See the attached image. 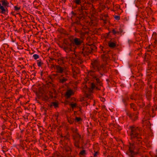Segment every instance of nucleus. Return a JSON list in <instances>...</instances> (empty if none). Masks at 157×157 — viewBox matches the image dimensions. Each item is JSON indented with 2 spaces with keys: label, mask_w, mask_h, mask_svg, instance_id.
Listing matches in <instances>:
<instances>
[{
  "label": "nucleus",
  "mask_w": 157,
  "mask_h": 157,
  "mask_svg": "<svg viewBox=\"0 0 157 157\" xmlns=\"http://www.w3.org/2000/svg\"><path fill=\"white\" fill-rule=\"evenodd\" d=\"M43 97V100H46V101H48V100L49 97L48 95H47L46 94H44L42 95Z\"/></svg>",
  "instance_id": "obj_41"
},
{
  "label": "nucleus",
  "mask_w": 157,
  "mask_h": 157,
  "mask_svg": "<svg viewBox=\"0 0 157 157\" xmlns=\"http://www.w3.org/2000/svg\"><path fill=\"white\" fill-rule=\"evenodd\" d=\"M73 75V77L74 78H75L76 79V78H77V75Z\"/></svg>",
  "instance_id": "obj_63"
},
{
  "label": "nucleus",
  "mask_w": 157,
  "mask_h": 157,
  "mask_svg": "<svg viewBox=\"0 0 157 157\" xmlns=\"http://www.w3.org/2000/svg\"><path fill=\"white\" fill-rule=\"evenodd\" d=\"M50 107L54 106L55 108H57L59 106V103L57 102H53L51 103L50 105Z\"/></svg>",
  "instance_id": "obj_26"
},
{
  "label": "nucleus",
  "mask_w": 157,
  "mask_h": 157,
  "mask_svg": "<svg viewBox=\"0 0 157 157\" xmlns=\"http://www.w3.org/2000/svg\"><path fill=\"white\" fill-rule=\"evenodd\" d=\"M56 65H54L53 64H51V68L54 67V69H55V66Z\"/></svg>",
  "instance_id": "obj_58"
},
{
  "label": "nucleus",
  "mask_w": 157,
  "mask_h": 157,
  "mask_svg": "<svg viewBox=\"0 0 157 157\" xmlns=\"http://www.w3.org/2000/svg\"><path fill=\"white\" fill-rule=\"evenodd\" d=\"M87 10L93 11V12H95V9L93 4L89 2L88 0L82 2L81 6L78 8L76 13H74L72 11L71 13L73 16H76L78 15L81 16V19H85L87 14L86 11Z\"/></svg>",
  "instance_id": "obj_3"
},
{
  "label": "nucleus",
  "mask_w": 157,
  "mask_h": 157,
  "mask_svg": "<svg viewBox=\"0 0 157 157\" xmlns=\"http://www.w3.org/2000/svg\"><path fill=\"white\" fill-rule=\"evenodd\" d=\"M96 47L93 44L86 45L83 47L82 51L86 56L88 55L93 51L96 50Z\"/></svg>",
  "instance_id": "obj_7"
},
{
  "label": "nucleus",
  "mask_w": 157,
  "mask_h": 157,
  "mask_svg": "<svg viewBox=\"0 0 157 157\" xmlns=\"http://www.w3.org/2000/svg\"><path fill=\"white\" fill-rule=\"evenodd\" d=\"M136 102L140 109H143L145 105V102L143 100H138L136 101Z\"/></svg>",
  "instance_id": "obj_15"
},
{
  "label": "nucleus",
  "mask_w": 157,
  "mask_h": 157,
  "mask_svg": "<svg viewBox=\"0 0 157 157\" xmlns=\"http://www.w3.org/2000/svg\"><path fill=\"white\" fill-rule=\"evenodd\" d=\"M74 16L76 18L73 24H76L74 26V30L76 33L79 34L81 38L83 37L86 34L85 31L86 28L84 27V25L82 24L81 21L84 19H81V16L78 15Z\"/></svg>",
  "instance_id": "obj_4"
},
{
  "label": "nucleus",
  "mask_w": 157,
  "mask_h": 157,
  "mask_svg": "<svg viewBox=\"0 0 157 157\" xmlns=\"http://www.w3.org/2000/svg\"><path fill=\"white\" fill-rule=\"evenodd\" d=\"M112 32L113 33V34H114V35H115V34L119 33L118 32L116 31L114 29H113L112 30Z\"/></svg>",
  "instance_id": "obj_54"
},
{
  "label": "nucleus",
  "mask_w": 157,
  "mask_h": 157,
  "mask_svg": "<svg viewBox=\"0 0 157 157\" xmlns=\"http://www.w3.org/2000/svg\"><path fill=\"white\" fill-rule=\"evenodd\" d=\"M147 70H153L154 66L152 65V62H148V63L147 64Z\"/></svg>",
  "instance_id": "obj_22"
},
{
  "label": "nucleus",
  "mask_w": 157,
  "mask_h": 157,
  "mask_svg": "<svg viewBox=\"0 0 157 157\" xmlns=\"http://www.w3.org/2000/svg\"><path fill=\"white\" fill-rule=\"evenodd\" d=\"M108 55H106L105 54H102L101 55V57L103 60L105 62H107L108 59Z\"/></svg>",
  "instance_id": "obj_30"
},
{
  "label": "nucleus",
  "mask_w": 157,
  "mask_h": 157,
  "mask_svg": "<svg viewBox=\"0 0 157 157\" xmlns=\"http://www.w3.org/2000/svg\"><path fill=\"white\" fill-rule=\"evenodd\" d=\"M7 0H1L0 1V13L7 15L8 13L7 7L10 6Z\"/></svg>",
  "instance_id": "obj_6"
},
{
  "label": "nucleus",
  "mask_w": 157,
  "mask_h": 157,
  "mask_svg": "<svg viewBox=\"0 0 157 157\" xmlns=\"http://www.w3.org/2000/svg\"><path fill=\"white\" fill-rule=\"evenodd\" d=\"M65 51L68 53L70 51H73L72 49V46H66L65 45H62L60 46Z\"/></svg>",
  "instance_id": "obj_16"
},
{
  "label": "nucleus",
  "mask_w": 157,
  "mask_h": 157,
  "mask_svg": "<svg viewBox=\"0 0 157 157\" xmlns=\"http://www.w3.org/2000/svg\"><path fill=\"white\" fill-rule=\"evenodd\" d=\"M70 129L71 131L73 133V134H75L78 133V129L76 128L71 127Z\"/></svg>",
  "instance_id": "obj_29"
},
{
  "label": "nucleus",
  "mask_w": 157,
  "mask_h": 157,
  "mask_svg": "<svg viewBox=\"0 0 157 157\" xmlns=\"http://www.w3.org/2000/svg\"><path fill=\"white\" fill-rule=\"evenodd\" d=\"M88 88L86 85H85L82 91L86 94H87L88 93Z\"/></svg>",
  "instance_id": "obj_38"
},
{
  "label": "nucleus",
  "mask_w": 157,
  "mask_h": 157,
  "mask_svg": "<svg viewBox=\"0 0 157 157\" xmlns=\"http://www.w3.org/2000/svg\"><path fill=\"white\" fill-rule=\"evenodd\" d=\"M64 150L67 154H71V152H73V151H72L71 148L68 146H65Z\"/></svg>",
  "instance_id": "obj_21"
},
{
  "label": "nucleus",
  "mask_w": 157,
  "mask_h": 157,
  "mask_svg": "<svg viewBox=\"0 0 157 157\" xmlns=\"http://www.w3.org/2000/svg\"><path fill=\"white\" fill-rule=\"evenodd\" d=\"M119 30V31L118 32L119 33H121L123 32V30L121 28H120Z\"/></svg>",
  "instance_id": "obj_61"
},
{
  "label": "nucleus",
  "mask_w": 157,
  "mask_h": 157,
  "mask_svg": "<svg viewBox=\"0 0 157 157\" xmlns=\"http://www.w3.org/2000/svg\"><path fill=\"white\" fill-rule=\"evenodd\" d=\"M121 97L122 102L125 106H127L128 105L127 101L129 100V97L128 96L127 94L122 95Z\"/></svg>",
  "instance_id": "obj_12"
},
{
  "label": "nucleus",
  "mask_w": 157,
  "mask_h": 157,
  "mask_svg": "<svg viewBox=\"0 0 157 157\" xmlns=\"http://www.w3.org/2000/svg\"><path fill=\"white\" fill-rule=\"evenodd\" d=\"M73 75H77L78 73V72L76 71L74 69H72Z\"/></svg>",
  "instance_id": "obj_51"
},
{
  "label": "nucleus",
  "mask_w": 157,
  "mask_h": 157,
  "mask_svg": "<svg viewBox=\"0 0 157 157\" xmlns=\"http://www.w3.org/2000/svg\"><path fill=\"white\" fill-rule=\"evenodd\" d=\"M69 137V135L62 137L60 141L61 144L64 146H68V143L70 142Z\"/></svg>",
  "instance_id": "obj_10"
},
{
  "label": "nucleus",
  "mask_w": 157,
  "mask_h": 157,
  "mask_svg": "<svg viewBox=\"0 0 157 157\" xmlns=\"http://www.w3.org/2000/svg\"><path fill=\"white\" fill-rule=\"evenodd\" d=\"M114 18L117 20L118 21L120 19V17L118 15H115L114 16Z\"/></svg>",
  "instance_id": "obj_49"
},
{
  "label": "nucleus",
  "mask_w": 157,
  "mask_h": 157,
  "mask_svg": "<svg viewBox=\"0 0 157 157\" xmlns=\"http://www.w3.org/2000/svg\"><path fill=\"white\" fill-rule=\"evenodd\" d=\"M73 2L76 4V5H80L81 6L82 3V0H74Z\"/></svg>",
  "instance_id": "obj_31"
},
{
  "label": "nucleus",
  "mask_w": 157,
  "mask_h": 157,
  "mask_svg": "<svg viewBox=\"0 0 157 157\" xmlns=\"http://www.w3.org/2000/svg\"><path fill=\"white\" fill-rule=\"evenodd\" d=\"M94 153H93L94 156L95 157H97L99 154V152L98 151H95L94 150Z\"/></svg>",
  "instance_id": "obj_44"
},
{
  "label": "nucleus",
  "mask_w": 157,
  "mask_h": 157,
  "mask_svg": "<svg viewBox=\"0 0 157 157\" xmlns=\"http://www.w3.org/2000/svg\"><path fill=\"white\" fill-rule=\"evenodd\" d=\"M128 44H131L133 43V41L131 40H128Z\"/></svg>",
  "instance_id": "obj_57"
},
{
  "label": "nucleus",
  "mask_w": 157,
  "mask_h": 157,
  "mask_svg": "<svg viewBox=\"0 0 157 157\" xmlns=\"http://www.w3.org/2000/svg\"><path fill=\"white\" fill-rule=\"evenodd\" d=\"M153 100L154 101H157V94H156L153 98Z\"/></svg>",
  "instance_id": "obj_53"
},
{
  "label": "nucleus",
  "mask_w": 157,
  "mask_h": 157,
  "mask_svg": "<svg viewBox=\"0 0 157 157\" xmlns=\"http://www.w3.org/2000/svg\"><path fill=\"white\" fill-rule=\"evenodd\" d=\"M128 129L130 130V139L132 142H129L127 154L128 156L136 157L139 155L143 157L145 151L144 148L141 146L143 141L141 129L134 125L129 126Z\"/></svg>",
  "instance_id": "obj_1"
},
{
  "label": "nucleus",
  "mask_w": 157,
  "mask_h": 157,
  "mask_svg": "<svg viewBox=\"0 0 157 157\" xmlns=\"http://www.w3.org/2000/svg\"><path fill=\"white\" fill-rule=\"evenodd\" d=\"M70 106L72 109H74V108L77 107V104L76 103L74 104H70Z\"/></svg>",
  "instance_id": "obj_47"
},
{
  "label": "nucleus",
  "mask_w": 157,
  "mask_h": 157,
  "mask_svg": "<svg viewBox=\"0 0 157 157\" xmlns=\"http://www.w3.org/2000/svg\"><path fill=\"white\" fill-rule=\"evenodd\" d=\"M36 62L37 64L39 67H41L43 64V63L42 62L40 59L37 60Z\"/></svg>",
  "instance_id": "obj_34"
},
{
  "label": "nucleus",
  "mask_w": 157,
  "mask_h": 157,
  "mask_svg": "<svg viewBox=\"0 0 157 157\" xmlns=\"http://www.w3.org/2000/svg\"><path fill=\"white\" fill-rule=\"evenodd\" d=\"M36 73L35 72H34L33 74L31 75V76H33V78L36 76Z\"/></svg>",
  "instance_id": "obj_60"
},
{
  "label": "nucleus",
  "mask_w": 157,
  "mask_h": 157,
  "mask_svg": "<svg viewBox=\"0 0 157 157\" xmlns=\"http://www.w3.org/2000/svg\"><path fill=\"white\" fill-rule=\"evenodd\" d=\"M127 115L128 116L129 118L131 120L132 118V116L133 114H136L135 113H132L129 111H127L126 113Z\"/></svg>",
  "instance_id": "obj_28"
},
{
  "label": "nucleus",
  "mask_w": 157,
  "mask_h": 157,
  "mask_svg": "<svg viewBox=\"0 0 157 157\" xmlns=\"http://www.w3.org/2000/svg\"><path fill=\"white\" fill-rule=\"evenodd\" d=\"M91 70L88 73V75L91 76L93 79V82L91 84V88L93 90L95 88L99 90L98 86L102 85L101 78L105 73L107 72V69L105 64H100L97 60L92 61L90 66Z\"/></svg>",
  "instance_id": "obj_2"
},
{
  "label": "nucleus",
  "mask_w": 157,
  "mask_h": 157,
  "mask_svg": "<svg viewBox=\"0 0 157 157\" xmlns=\"http://www.w3.org/2000/svg\"><path fill=\"white\" fill-rule=\"evenodd\" d=\"M73 94L74 92H73L72 90H70L67 91L66 94V95L68 98H69Z\"/></svg>",
  "instance_id": "obj_23"
},
{
  "label": "nucleus",
  "mask_w": 157,
  "mask_h": 157,
  "mask_svg": "<svg viewBox=\"0 0 157 157\" xmlns=\"http://www.w3.org/2000/svg\"><path fill=\"white\" fill-rule=\"evenodd\" d=\"M157 110V106L155 104L151 106L150 101H149L146 106L143 109V112L148 113L151 117H154L156 114L155 111Z\"/></svg>",
  "instance_id": "obj_5"
},
{
  "label": "nucleus",
  "mask_w": 157,
  "mask_h": 157,
  "mask_svg": "<svg viewBox=\"0 0 157 157\" xmlns=\"http://www.w3.org/2000/svg\"><path fill=\"white\" fill-rule=\"evenodd\" d=\"M67 79L66 78H65L64 77H62V78H60L59 79V82L60 83H63L65 82L67 80Z\"/></svg>",
  "instance_id": "obj_35"
},
{
  "label": "nucleus",
  "mask_w": 157,
  "mask_h": 157,
  "mask_svg": "<svg viewBox=\"0 0 157 157\" xmlns=\"http://www.w3.org/2000/svg\"><path fill=\"white\" fill-rule=\"evenodd\" d=\"M100 48L101 49L100 52L101 53H103V54H105V55H108L109 51L107 50H105V48H104L102 46H100Z\"/></svg>",
  "instance_id": "obj_20"
},
{
  "label": "nucleus",
  "mask_w": 157,
  "mask_h": 157,
  "mask_svg": "<svg viewBox=\"0 0 157 157\" xmlns=\"http://www.w3.org/2000/svg\"><path fill=\"white\" fill-rule=\"evenodd\" d=\"M153 70H146V75L148 76L150 78L152 75L153 74Z\"/></svg>",
  "instance_id": "obj_27"
},
{
  "label": "nucleus",
  "mask_w": 157,
  "mask_h": 157,
  "mask_svg": "<svg viewBox=\"0 0 157 157\" xmlns=\"http://www.w3.org/2000/svg\"><path fill=\"white\" fill-rule=\"evenodd\" d=\"M67 120L70 124H72L74 121V119L70 117H67Z\"/></svg>",
  "instance_id": "obj_33"
},
{
  "label": "nucleus",
  "mask_w": 157,
  "mask_h": 157,
  "mask_svg": "<svg viewBox=\"0 0 157 157\" xmlns=\"http://www.w3.org/2000/svg\"><path fill=\"white\" fill-rule=\"evenodd\" d=\"M72 136L74 141L78 140H81V141H82L83 140L82 138L81 137L80 135L78 133L73 134L72 135Z\"/></svg>",
  "instance_id": "obj_18"
},
{
  "label": "nucleus",
  "mask_w": 157,
  "mask_h": 157,
  "mask_svg": "<svg viewBox=\"0 0 157 157\" xmlns=\"http://www.w3.org/2000/svg\"><path fill=\"white\" fill-rule=\"evenodd\" d=\"M100 100L101 101L104 102L105 101V99L103 97H101L100 98Z\"/></svg>",
  "instance_id": "obj_56"
},
{
  "label": "nucleus",
  "mask_w": 157,
  "mask_h": 157,
  "mask_svg": "<svg viewBox=\"0 0 157 157\" xmlns=\"http://www.w3.org/2000/svg\"><path fill=\"white\" fill-rule=\"evenodd\" d=\"M78 154V151L75 150L74 152L73 156L75 157Z\"/></svg>",
  "instance_id": "obj_52"
},
{
  "label": "nucleus",
  "mask_w": 157,
  "mask_h": 157,
  "mask_svg": "<svg viewBox=\"0 0 157 157\" xmlns=\"http://www.w3.org/2000/svg\"><path fill=\"white\" fill-rule=\"evenodd\" d=\"M157 35V34L156 32H153V34H152V36L153 37H155Z\"/></svg>",
  "instance_id": "obj_59"
},
{
  "label": "nucleus",
  "mask_w": 157,
  "mask_h": 157,
  "mask_svg": "<svg viewBox=\"0 0 157 157\" xmlns=\"http://www.w3.org/2000/svg\"><path fill=\"white\" fill-rule=\"evenodd\" d=\"M64 45L66 46H72V42H71V43H69L67 41L64 42Z\"/></svg>",
  "instance_id": "obj_42"
},
{
  "label": "nucleus",
  "mask_w": 157,
  "mask_h": 157,
  "mask_svg": "<svg viewBox=\"0 0 157 157\" xmlns=\"http://www.w3.org/2000/svg\"><path fill=\"white\" fill-rule=\"evenodd\" d=\"M138 118V117L137 116V113H136V115L133 118H132L131 119L132 121H134L137 120Z\"/></svg>",
  "instance_id": "obj_46"
},
{
  "label": "nucleus",
  "mask_w": 157,
  "mask_h": 157,
  "mask_svg": "<svg viewBox=\"0 0 157 157\" xmlns=\"http://www.w3.org/2000/svg\"><path fill=\"white\" fill-rule=\"evenodd\" d=\"M80 140H78L74 141V146L78 148H83V147H80L79 144L80 143Z\"/></svg>",
  "instance_id": "obj_19"
},
{
  "label": "nucleus",
  "mask_w": 157,
  "mask_h": 157,
  "mask_svg": "<svg viewBox=\"0 0 157 157\" xmlns=\"http://www.w3.org/2000/svg\"><path fill=\"white\" fill-rule=\"evenodd\" d=\"M75 56L76 58L78 60H79V63L80 64H82L83 63V57L85 56L84 54L83 53L82 51L79 52H75L73 54Z\"/></svg>",
  "instance_id": "obj_9"
},
{
  "label": "nucleus",
  "mask_w": 157,
  "mask_h": 157,
  "mask_svg": "<svg viewBox=\"0 0 157 157\" xmlns=\"http://www.w3.org/2000/svg\"><path fill=\"white\" fill-rule=\"evenodd\" d=\"M86 155V151L85 150H81L79 154V155L81 156H84Z\"/></svg>",
  "instance_id": "obj_32"
},
{
  "label": "nucleus",
  "mask_w": 157,
  "mask_h": 157,
  "mask_svg": "<svg viewBox=\"0 0 157 157\" xmlns=\"http://www.w3.org/2000/svg\"><path fill=\"white\" fill-rule=\"evenodd\" d=\"M146 57H147V56L146 55H145L144 57V62H146L147 64V63H148V62H151L148 59V58H146Z\"/></svg>",
  "instance_id": "obj_45"
},
{
  "label": "nucleus",
  "mask_w": 157,
  "mask_h": 157,
  "mask_svg": "<svg viewBox=\"0 0 157 157\" xmlns=\"http://www.w3.org/2000/svg\"><path fill=\"white\" fill-rule=\"evenodd\" d=\"M38 91L39 94H41L42 95L44 94V89L42 88L41 87H40L39 88Z\"/></svg>",
  "instance_id": "obj_39"
},
{
  "label": "nucleus",
  "mask_w": 157,
  "mask_h": 157,
  "mask_svg": "<svg viewBox=\"0 0 157 157\" xmlns=\"http://www.w3.org/2000/svg\"><path fill=\"white\" fill-rule=\"evenodd\" d=\"M59 32L62 34H66V31L63 28H60L59 30Z\"/></svg>",
  "instance_id": "obj_43"
},
{
  "label": "nucleus",
  "mask_w": 157,
  "mask_h": 157,
  "mask_svg": "<svg viewBox=\"0 0 157 157\" xmlns=\"http://www.w3.org/2000/svg\"><path fill=\"white\" fill-rule=\"evenodd\" d=\"M108 44L109 47L111 48H114L116 46V43L113 42H110Z\"/></svg>",
  "instance_id": "obj_36"
},
{
  "label": "nucleus",
  "mask_w": 157,
  "mask_h": 157,
  "mask_svg": "<svg viewBox=\"0 0 157 157\" xmlns=\"http://www.w3.org/2000/svg\"><path fill=\"white\" fill-rule=\"evenodd\" d=\"M82 121V119L81 117H76L75 119H74V121L76 122Z\"/></svg>",
  "instance_id": "obj_40"
},
{
  "label": "nucleus",
  "mask_w": 157,
  "mask_h": 157,
  "mask_svg": "<svg viewBox=\"0 0 157 157\" xmlns=\"http://www.w3.org/2000/svg\"><path fill=\"white\" fill-rule=\"evenodd\" d=\"M134 86L135 88V90H138V88L142 89L143 88L144 86V84L141 79H140L138 82L135 83Z\"/></svg>",
  "instance_id": "obj_11"
},
{
  "label": "nucleus",
  "mask_w": 157,
  "mask_h": 157,
  "mask_svg": "<svg viewBox=\"0 0 157 157\" xmlns=\"http://www.w3.org/2000/svg\"><path fill=\"white\" fill-rule=\"evenodd\" d=\"M87 132L88 134H90L92 132V129L90 128H87Z\"/></svg>",
  "instance_id": "obj_50"
},
{
  "label": "nucleus",
  "mask_w": 157,
  "mask_h": 157,
  "mask_svg": "<svg viewBox=\"0 0 157 157\" xmlns=\"http://www.w3.org/2000/svg\"><path fill=\"white\" fill-rule=\"evenodd\" d=\"M138 95L137 93L133 92L132 94L129 95V97L131 99L135 101H137L138 99Z\"/></svg>",
  "instance_id": "obj_17"
},
{
  "label": "nucleus",
  "mask_w": 157,
  "mask_h": 157,
  "mask_svg": "<svg viewBox=\"0 0 157 157\" xmlns=\"http://www.w3.org/2000/svg\"><path fill=\"white\" fill-rule=\"evenodd\" d=\"M145 95L147 100L149 101H150L151 100L152 97L151 91L149 90H147L145 91Z\"/></svg>",
  "instance_id": "obj_14"
},
{
  "label": "nucleus",
  "mask_w": 157,
  "mask_h": 157,
  "mask_svg": "<svg viewBox=\"0 0 157 157\" xmlns=\"http://www.w3.org/2000/svg\"><path fill=\"white\" fill-rule=\"evenodd\" d=\"M147 51L148 52H152V49L151 50H148Z\"/></svg>",
  "instance_id": "obj_64"
},
{
  "label": "nucleus",
  "mask_w": 157,
  "mask_h": 157,
  "mask_svg": "<svg viewBox=\"0 0 157 157\" xmlns=\"http://www.w3.org/2000/svg\"><path fill=\"white\" fill-rule=\"evenodd\" d=\"M14 9L16 11H18L20 9V7H18L17 6H15L14 7Z\"/></svg>",
  "instance_id": "obj_55"
},
{
  "label": "nucleus",
  "mask_w": 157,
  "mask_h": 157,
  "mask_svg": "<svg viewBox=\"0 0 157 157\" xmlns=\"http://www.w3.org/2000/svg\"><path fill=\"white\" fill-rule=\"evenodd\" d=\"M55 70L57 73L60 74H62L63 72H64V71L65 70L64 67L58 65L55 66Z\"/></svg>",
  "instance_id": "obj_13"
},
{
  "label": "nucleus",
  "mask_w": 157,
  "mask_h": 157,
  "mask_svg": "<svg viewBox=\"0 0 157 157\" xmlns=\"http://www.w3.org/2000/svg\"><path fill=\"white\" fill-rule=\"evenodd\" d=\"M70 40L71 42H72V44L73 46H80L83 42V41L82 40L77 38H70Z\"/></svg>",
  "instance_id": "obj_8"
},
{
  "label": "nucleus",
  "mask_w": 157,
  "mask_h": 157,
  "mask_svg": "<svg viewBox=\"0 0 157 157\" xmlns=\"http://www.w3.org/2000/svg\"><path fill=\"white\" fill-rule=\"evenodd\" d=\"M58 63L59 64H63L65 62V58L63 57H61L60 58H59L58 59Z\"/></svg>",
  "instance_id": "obj_25"
},
{
  "label": "nucleus",
  "mask_w": 157,
  "mask_h": 157,
  "mask_svg": "<svg viewBox=\"0 0 157 157\" xmlns=\"http://www.w3.org/2000/svg\"><path fill=\"white\" fill-rule=\"evenodd\" d=\"M130 108L133 109L134 111H136L137 110V108L135 104L131 103L130 104Z\"/></svg>",
  "instance_id": "obj_24"
},
{
  "label": "nucleus",
  "mask_w": 157,
  "mask_h": 157,
  "mask_svg": "<svg viewBox=\"0 0 157 157\" xmlns=\"http://www.w3.org/2000/svg\"><path fill=\"white\" fill-rule=\"evenodd\" d=\"M142 53H138L137 55L138 56H141V55H142Z\"/></svg>",
  "instance_id": "obj_62"
},
{
  "label": "nucleus",
  "mask_w": 157,
  "mask_h": 157,
  "mask_svg": "<svg viewBox=\"0 0 157 157\" xmlns=\"http://www.w3.org/2000/svg\"><path fill=\"white\" fill-rule=\"evenodd\" d=\"M132 74H134V75L132 76V77H133L134 78H136V77H137L138 76H142V74L139 73L137 72L136 74H134L133 72H132Z\"/></svg>",
  "instance_id": "obj_37"
},
{
  "label": "nucleus",
  "mask_w": 157,
  "mask_h": 157,
  "mask_svg": "<svg viewBox=\"0 0 157 157\" xmlns=\"http://www.w3.org/2000/svg\"><path fill=\"white\" fill-rule=\"evenodd\" d=\"M33 57L35 59H37L39 58V56L36 54H35L33 55Z\"/></svg>",
  "instance_id": "obj_48"
}]
</instances>
